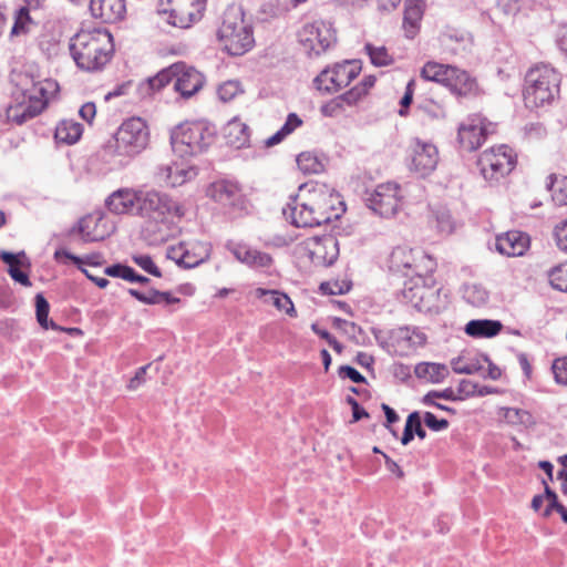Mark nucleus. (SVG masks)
I'll return each instance as SVG.
<instances>
[{"instance_id":"41","label":"nucleus","mask_w":567,"mask_h":567,"mask_svg":"<svg viewBox=\"0 0 567 567\" xmlns=\"http://www.w3.org/2000/svg\"><path fill=\"white\" fill-rule=\"evenodd\" d=\"M364 52L369 56L371 64L377 68L389 66L394 63L393 55L384 45L365 43Z\"/></svg>"},{"instance_id":"27","label":"nucleus","mask_w":567,"mask_h":567,"mask_svg":"<svg viewBox=\"0 0 567 567\" xmlns=\"http://www.w3.org/2000/svg\"><path fill=\"white\" fill-rule=\"evenodd\" d=\"M90 10L105 22H115L124 17L126 8L124 0H91Z\"/></svg>"},{"instance_id":"11","label":"nucleus","mask_w":567,"mask_h":567,"mask_svg":"<svg viewBox=\"0 0 567 567\" xmlns=\"http://www.w3.org/2000/svg\"><path fill=\"white\" fill-rule=\"evenodd\" d=\"M298 41L309 56H319L337 41L332 23L315 20L305 23L297 33Z\"/></svg>"},{"instance_id":"32","label":"nucleus","mask_w":567,"mask_h":567,"mask_svg":"<svg viewBox=\"0 0 567 567\" xmlns=\"http://www.w3.org/2000/svg\"><path fill=\"white\" fill-rule=\"evenodd\" d=\"M503 328L498 320H471L465 326V332L474 338H493L497 336Z\"/></svg>"},{"instance_id":"48","label":"nucleus","mask_w":567,"mask_h":567,"mask_svg":"<svg viewBox=\"0 0 567 567\" xmlns=\"http://www.w3.org/2000/svg\"><path fill=\"white\" fill-rule=\"evenodd\" d=\"M132 259L138 267H141L147 274L158 278L162 277L159 268L154 264L150 255H134Z\"/></svg>"},{"instance_id":"30","label":"nucleus","mask_w":567,"mask_h":567,"mask_svg":"<svg viewBox=\"0 0 567 567\" xmlns=\"http://www.w3.org/2000/svg\"><path fill=\"white\" fill-rule=\"evenodd\" d=\"M255 296L259 299L264 298L265 302L271 303L279 311H284L289 317H297V311L295 309L293 302L291 301L288 295L280 292L278 290L257 288L255 290Z\"/></svg>"},{"instance_id":"39","label":"nucleus","mask_w":567,"mask_h":567,"mask_svg":"<svg viewBox=\"0 0 567 567\" xmlns=\"http://www.w3.org/2000/svg\"><path fill=\"white\" fill-rule=\"evenodd\" d=\"M546 188L551 192V198L556 205H567V176L557 177L550 174L547 177Z\"/></svg>"},{"instance_id":"36","label":"nucleus","mask_w":567,"mask_h":567,"mask_svg":"<svg viewBox=\"0 0 567 567\" xmlns=\"http://www.w3.org/2000/svg\"><path fill=\"white\" fill-rule=\"evenodd\" d=\"M83 133V126L72 120L61 121L55 128V140L68 145L76 143Z\"/></svg>"},{"instance_id":"19","label":"nucleus","mask_w":567,"mask_h":567,"mask_svg":"<svg viewBox=\"0 0 567 567\" xmlns=\"http://www.w3.org/2000/svg\"><path fill=\"white\" fill-rule=\"evenodd\" d=\"M488 134L485 118L481 115H471L458 127V142L466 151H475L485 141Z\"/></svg>"},{"instance_id":"22","label":"nucleus","mask_w":567,"mask_h":567,"mask_svg":"<svg viewBox=\"0 0 567 567\" xmlns=\"http://www.w3.org/2000/svg\"><path fill=\"white\" fill-rule=\"evenodd\" d=\"M391 344L395 353L399 355H408L416 348L425 344L426 337L424 333L410 327H400L392 330L390 334Z\"/></svg>"},{"instance_id":"17","label":"nucleus","mask_w":567,"mask_h":567,"mask_svg":"<svg viewBox=\"0 0 567 567\" xmlns=\"http://www.w3.org/2000/svg\"><path fill=\"white\" fill-rule=\"evenodd\" d=\"M302 246L310 261L317 267L331 266L339 256V241L332 235L308 238Z\"/></svg>"},{"instance_id":"37","label":"nucleus","mask_w":567,"mask_h":567,"mask_svg":"<svg viewBox=\"0 0 567 567\" xmlns=\"http://www.w3.org/2000/svg\"><path fill=\"white\" fill-rule=\"evenodd\" d=\"M423 16V4L419 1L411 2L405 7L403 27L408 38H413Z\"/></svg>"},{"instance_id":"60","label":"nucleus","mask_w":567,"mask_h":567,"mask_svg":"<svg viewBox=\"0 0 567 567\" xmlns=\"http://www.w3.org/2000/svg\"><path fill=\"white\" fill-rule=\"evenodd\" d=\"M339 377L342 379H350L354 383H364L365 378L353 367L350 365H341L339 368Z\"/></svg>"},{"instance_id":"20","label":"nucleus","mask_w":567,"mask_h":567,"mask_svg":"<svg viewBox=\"0 0 567 567\" xmlns=\"http://www.w3.org/2000/svg\"><path fill=\"white\" fill-rule=\"evenodd\" d=\"M176 65L178 69L175 71L174 89L183 97L188 99L202 89L204 76L195 68L184 62H177Z\"/></svg>"},{"instance_id":"16","label":"nucleus","mask_w":567,"mask_h":567,"mask_svg":"<svg viewBox=\"0 0 567 567\" xmlns=\"http://www.w3.org/2000/svg\"><path fill=\"white\" fill-rule=\"evenodd\" d=\"M212 252V246L205 241H182L167 249V258L179 267L192 269L205 262Z\"/></svg>"},{"instance_id":"62","label":"nucleus","mask_w":567,"mask_h":567,"mask_svg":"<svg viewBox=\"0 0 567 567\" xmlns=\"http://www.w3.org/2000/svg\"><path fill=\"white\" fill-rule=\"evenodd\" d=\"M413 93H414V80H410L406 84L405 93L400 101L401 109L399 111V114L401 116L406 115L405 109L409 107L410 104L412 103Z\"/></svg>"},{"instance_id":"53","label":"nucleus","mask_w":567,"mask_h":567,"mask_svg":"<svg viewBox=\"0 0 567 567\" xmlns=\"http://www.w3.org/2000/svg\"><path fill=\"white\" fill-rule=\"evenodd\" d=\"M551 370L555 381L559 384L567 385V357L556 359L551 365Z\"/></svg>"},{"instance_id":"42","label":"nucleus","mask_w":567,"mask_h":567,"mask_svg":"<svg viewBox=\"0 0 567 567\" xmlns=\"http://www.w3.org/2000/svg\"><path fill=\"white\" fill-rule=\"evenodd\" d=\"M97 226V219L92 216H85L78 223L76 230L81 236L83 243H94L104 239L103 234H96L94 228Z\"/></svg>"},{"instance_id":"6","label":"nucleus","mask_w":567,"mask_h":567,"mask_svg":"<svg viewBox=\"0 0 567 567\" xmlns=\"http://www.w3.org/2000/svg\"><path fill=\"white\" fill-rule=\"evenodd\" d=\"M433 285L432 275H414L404 281L402 300L419 312L440 313L446 307V295H442L441 289L434 288Z\"/></svg>"},{"instance_id":"57","label":"nucleus","mask_w":567,"mask_h":567,"mask_svg":"<svg viewBox=\"0 0 567 567\" xmlns=\"http://www.w3.org/2000/svg\"><path fill=\"white\" fill-rule=\"evenodd\" d=\"M299 197L301 198L303 204H307V208L309 210V214H311V216L316 218V227L320 226L322 224H327L326 219L323 218L322 213L319 212L318 208H316V206L310 204L312 199H311V197H310V195L308 194L307 190L301 189L300 194H299Z\"/></svg>"},{"instance_id":"34","label":"nucleus","mask_w":567,"mask_h":567,"mask_svg":"<svg viewBox=\"0 0 567 567\" xmlns=\"http://www.w3.org/2000/svg\"><path fill=\"white\" fill-rule=\"evenodd\" d=\"M455 73V66L441 64L437 62H427L421 71L424 80L441 83L447 86L451 76Z\"/></svg>"},{"instance_id":"55","label":"nucleus","mask_w":567,"mask_h":567,"mask_svg":"<svg viewBox=\"0 0 567 567\" xmlns=\"http://www.w3.org/2000/svg\"><path fill=\"white\" fill-rule=\"evenodd\" d=\"M365 96L362 89H359L357 85L351 87L349 91L344 92L343 94L339 95V101H342L344 107L346 106H354L358 104V102Z\"/></svg>"},{"instance_id":"23","label":"nucleus","mask_w":567,"mask_h":567,"mask_svg":"<svg viewBox=\"0 0 567 567\" xmlns=\"http://www.w3.org/2000/svg\"><path fill=\"white\" fill-rule=\"evenodd\" d=\"M226 248L239 262L245 264L250 268L266 269L272 264L270 255L254 249L246 244L229 241L227 243Z\"/></svg>"},{"instance_id":"40","label":"nucleus","mask_w":567,"mask_h":567,"mask_svg":"<svg viewBox=\"0 0 567 567\" xmlns=\"http://www.w3.org/2000/svg\"><path fill=\"white\" fill-rule=\"evenodd\" d=\"M178 69V65L176 63L169 65L168 68H165L161 70L156 75L148 78L145 82V86L147 87L148 92H156L165 87L167 84H169L172 81L175 80L176 70Z\"/></svg>"},{"instance_id":"31","label":"nucleus","mask_w":567,"mask_h":567,"mask_svg":"<svg viewBox=\"0 0 567 567\" xmlns=\"http://www.w3.org/2000/svg\"><path fill=\"white\" fill-rule=\"evenodd\" d=\"M158 176L167 186L176 187L195 176L193 168H184L177 164L161 166Z\"/></svg>"},{"instance_id":"2","label":"nucleus","mask_w":567,"mask_h":567,"mask_svg":"<svg viewBox=\"0 0 567 567\" xmlns=\"http://www.w3.org/2000/svg\"><path fill=\"white\" fill-rule=\"evenodd\" d=\"M70 52L83 71L102 70L114 52L113 37L106 29H81L70 40Z\"/></svg>"},{"instance_id":"64","label":"nucleus","mask_w":567,"mask_h":567,"mask_svg":"<svg viewBox=\"0 0 567 567\" xmlns=\"http://www.w3.org/2000/svg\"><path fill=\"white\" fill-rule=\"evenodd\" d=\"M302 125V120L296 114H288L285 124L280 127L282 133L291 134L296 128Z\"/></svg>"},{"instance_id":"1","label":"nucleus","mask_w":567,"mask_h":567,"mask_svg":"<svg viewBox=\"0 0 567 567\" xmlns=\"http://www.w3.org/2000/svg\"><path fill=\"white\" fill-rule=\"evenodd\" d=\"M12 82L16 87L6 113L8 121L17 125H22L38 116L59 89L55 81L51 79L37 81L28 72L13 74Z\"/></svg>"},{"instance_id":"63","label":"nucleus","mask_w":567,"mask_h":567,"mask_svg":"<svg viewBox=\"0 0 567 567\" xmlns=\"http://www.w3.org/2000/svg\"><path fill=\"white\" fill-rule=\"evenodd\" d=\"M421 111L430 118H442L445 116L444 109L433 102L421 106Z\"/></svg>"},{"instance_id":"61","label":"nucleus","mask_w":567,"mask_h":567,"mask_svg":"<svg viewBox=\"0 0 567 567\" xmlns=\"http://www.w3.org/2000/svg\"><path fill=\"white\" fill-rule=\"evenodd\" d=\"M350 288L351 285L348 282H342V285L338 282H323L320 286L321 291L327 295H342L348 292Z\"/></svg>"},{"instance_id":"59","label":"nucleus","mask_w":567,"mask_h":567,"mask_svg":"<svg viewBox=\"0 0 567 567\" xmlns=\"http://www.w3.org/2000/svg\"><path fill=\"white\" fill-rule=\"evenodd\" d=\"M128 293L145 305H158L157 299L161 296L158 290H151L148 293H144L132 288L128 289Z\"/></svg>"},{"instance_id":"3","label":"nucleus","mask_w":567,"mask_h":567,"mask_svg":"<svg viewBox=\"0 0 567 567\" xmlns=\"http://www.w3.org/2000/svg\"><path fill=\"white\" fill-rule=\"evenodd\" d=\"M148 142L146 122L141 117H130L118 126L113 141L105 145L104 156L113 166L124 167L147 147Z\"/></svg>"},{"instance_id":"14","label":"nucleus","mask_w":567,"mask_h":567,"mask_svg":"<svg viewBox=\"0 0 567 567\" xmlns=\"http://www.w3.org/2000/svg\"><path fill=\"white\" fill-rule=\"evenodd\" d=\"M206 194L227 215L235 216L245 208L244 195L236 182L216 181L208 186Z\"/></svg>"},{"instance_id":"10","label":"nucleus","mask_w":567,"mask_h":567,"mask_svg":"<svg viewBox=\"0 0 567 567\" xmlns=\"http://www.w3.org/2000/svg\"><path fill=\"white\" fill-rule=\"evenodd\" d=\"M138 216L143 218H178L185 215L183 204L171 195L154 188L142 187Z\"/></svg>"},{"instance_id":"9","label":"nucleus","mask_w":567,"mask_h":567,"mask_svg":"<svg viewBox=\"0 0 567 567\" xmlns=\"http://www.w3.org/2000/svg\"><path fill=\"white\" fill-rule=\"evenodd\" d=\"M516 155L507 145H497L482 152L477 167L482 177L491 185L499 183L516 166Z\"/></svg>"},{"instance_id":"12","label":"nucleus","mask_w":567,"mask_h":567,"mask_svg":"<svg viewBox=\"0 0 567 567\" xmlns=\"http://www.w3.org/2000/svg\"><path fill=\"white\" fill-rule=\"evenodd\" d=\"M206 0H159L158 14L171 25L186 29L202 18Z\"/></svg>"},{"instance_id":"35","label":"nucleus","mask_w":567,"mask_h":567,"mask_svg":"<svg viewBox=\"0 0 567 567\" xmlns=\"http://www.w3.org/2000/svg\"><path fill=\"white\" fill-rule=\"evenodd\" d=\"M415 375L431 383H440L449 375L445 364L433 362H421L415 365Z\"/></svg>"},{"instance_id":"56","label":"nucleus","mask_w":567,"mask_h":567,"mask_svg":"<svg viewBox=\"0 0 567 567\" xmlns=\"http://www.w3.org/2000/svg\"><path fill=\"white\" fill-rule=\"evenodd\" d=\"M423 421L425 425L434 431L441 432L449 427V421L445 419H437L432 412H425L423 415Z\"/></svg>"},{"instance_id":"21","label":"nucleus","mask_w":567,"mask_h":567,"mask_svg":"<svg viewBox=\"0 0 567 567\" xmlns=\"http://www.w3.org/2000/svg\"><path fill=\"white\" fill-rule=\"evenodd\" d=\"M140 192H142V187L138 188H120L113 192L105 204L110 212L122 215L135 213L138 215V205H140Z\"/></svg>"},{"instance_id":"24","label":"nucleus","mask_w":567,"mask_h":567,"mask_svg":"<svg viewBox=\"0 0 567 567\" xmlns=\"http://www.w3.org/2000/svg\"><path fill=\"white\" fill-rule=\"evenodd\" d=\"M437 162L439 153L433 144L420 141L415 143L411 164L414 172L421 176H426L435 169Z\"/></svg>"},{"instance_id":"47","label":"nucleus","mask_w":567,"mask_h":567,"mask_svg":"<svg viewBox=\"0 0 567 567\" xmlns=\"http://www.w3.org/2000/svg\"><path fill=\"white\" fill-rule=\"evenodd\" d=\"M297 165L303 173L316 174L322 168V165L318 159L310 153H301L297 157Z\"/></svg>"},{"instance_id":"49","label":"nucleus","mask_w":567,"mask_h":567,"mask_svg":"<svg viewBox=\"0 0 567 567\" xmlns=\"http://www.w3.org/2000/svg\"><path fill=\"white\" fill-rule=\"evenodd\" d=\"M503 416L508 423L512 424L526 423L530 417L527 411L517 408H505Z\"/></svg>"},{"instance_id":"8","label":"nucleus","mask_w":567,"mask_h":567,"mask_svg":"<svg viewBox=\"0 0 567 567\" xmlns=\"http://www.w3.org/2000/svg\"><path fill=\"white\" fill-rule=\"evenodd\" d=\"M389 268L404 277L433 275L436 261L420 248L395 247L389 258Z\"/></svg>"},{"instance_id":"44","label":"nucleus","mask_w":567,"mask_h":567,"mask_svg":"<svg viewBox=\"0 0 567 567\" xmlns=\"http://www.w3.org/2000/svg\"><path fill=\"white\" fill-rule=\"evenodd\" d=\"M548 279L554 289L567 292V261L553 267Z\"/></svg>"},{"instance_id":"26","label":"nucleus","mask_w":567,"mask_h":567,"mask_svg":"<svg viewBox=\"0 0 567 567\" xmlns=\"http://www.w3.org/2000/svg\"><path fill=\"white\" fill-rule=\"evenodd\" d=\"M174 218H145L141 234L143 239L151 246H158L166 243L171 236L169 225Z\"/></svg>"},{"instance_id":"4","label":"nucleus","mask_w":567,"mask_h":567,"mask_svg":"<svg viewBox=\"0 0 567 567\" xmlns=\"http://www.w3.org/2000/svg\"><path fill=\"white\" fill-rule=\"evenodd\" d=\"M218 40L230 55H243L255 44L252 25L239 6H229L217 31Z\"/></svg>"},{"instance_id":"29","label":"nucleus","mask_w":567,"mask_h":567,"mask_svg":"<svg viewBox=\"0 0 567 567\" xmlns=\"http://www.w3.org/2000/svg\"><path fill=\"white\" fill-rule=\"evenodd\" d=\"M451 92L462 96H475L480 93V86L476 79L464 70L455 68V73L451 76L447 86Z\"/></svg>"},{"instance_id":"33","label":"nucleus","mask_w":567,"mask_h":567,"mask_svg":"<svg viewBox=\"0 0 567 567\" xmlns=\"http://www.w3.org/2000/svg\"><path fill=\"white\" fill-rule=\"evenodd\" d=\"M225 138L227 144L234 148L246 147L250 138L249 127L239 121L229 122L225 128Z\"/></svg>"},{"instance_id":"38","label":"nucleus","mask_w":567,"mask_h":567,"mask_svg":"<svg viewBox=\"0 0 567 567\" xmlns=\"http://www.w3.org/2000/svg\"><path fill=\"white\" fill-rule=\"evenodd\" d=\"M464 300L475 307L484 306L489 299L488 290L481 284L470 282L462 287Z\"/></svg>"},{"instance_id":"54","label":"nucleus","mask_w":567,"mask_h":567,"mask_svg":"<svg viewBox=\"0 0 567 567\" xmlns=\"http://www.w3.org/2000/svg\"><path fill=\"white\" fill-rule=\"evenodd\" d=\"M344 110H346V107H344L342 101H339V95H338L337 97L332 99L328 103L323 104L321 106L320 111H321L322 115H324V116L336 117V116L341 115L344 112Z\"/></svg>"},{"instance_id":"5","label":"nucleus","mask_w":567,"mask_h":567,"mask_svg":"<svg viewBox=\"0 0 567 567\" xmlns=\"http://www.w3.org/2000/svg\"><path fill=\"white\" fill-rule=\"evenodd\" d=\"M561 75L548 64H537L525 76L524 102L528 109L550 105L558 96Z\"/></svg>"},{"instance_id":"52","label":"nucleus","mask_w":567,"mask_h":567,"mask_svg":"<svg viewBox=\"0 0 567 567\" xmlns=\"http://www.w3.org/2000/svg\"><path fill=\"white\" fill-rule=\"evenodd\" d=\"M554 238L557 247L561 251L567 252V217L556 224L554 228Z\"/></svg>"},{"instance_id":"28","label":"nucleus","mask_w":567,"mask_h":567,"mask_svg":"<svg viewBox=\"0 0 567 567\" xmlns=\"http://www.w3.org/2000/svg\"><path fill=\"white\" fill-rule=\"evenodd\" d=\"M282 213L296 227H316V218L309 214L307 204H303L299 195L290 198Z\"/></svg>"},{"instance_id":"51","label":"nucleus","mask_w":567,"mask_h":567,"mask_svg":"<svg viewBox=\"0 0 567 567\" xmlns=\"http://www.w3.org/2000/svg\"><path fill=\"white\" fill-rule=\"evenodd\" d=\"M433 399H444L449 401H456L460 398L456 395L455 391L452 388H446L442 391H430L426 393L423 399V404H433Z\"/></svg>"},{"instance_id":"25","label":"nucleus","mask_w":567,"mask_h":567,"mask_svg":"<svg viewBox=\"0 0 567 567\" xmlns=\"http://www.w3.org/2000/svg\"><path fill=\"white\" fill-rule=\"evenodd\" d=\"M529 246V237L518 230L507 231L498 235L495 241L496 250L507 257L524 255Z\"/></svg>"},{"instance_id":"45","label":"nucleus","mask_w":567,"mask_h":567,"mask_svg":"<svg viewBox=\"0 0 567 567\" xmlns=\"http://www.w3.org/2000/svg\"><path fill=\"white\" fill-rule=\"evenodd\" d=\"M31 18L29 8L22 7L17 11L16 20L11 29V35L27 34L30 30Z\"/></svg>"},{"instance_id":"46","label":"nucleus","mask_w":567,"mask_h":567,"mask_svg":"<svg viewBox=\"0 0 567 567\" xmlns=\"http://www.w3.org/2000/svg\"><path fill=\"white\" fill-rule=\"evenodd\" d=\"M243 92L241 84L237 80L226 81L217 89V95L223 102H229Z\"/></svg>"},{"instance_id":"7","label":"nucleus","mask_w":567,"mask_h":567,"mask_svg":"<svg viewBox=\"0 0 567 567\" xmlns=\"http://www.w3.org/2000/svg\"><path fill=\"white\" fill-rule=\"evenodd\" d=\"M216 130L204 121L185 122L172 133V147L182 157L205 152L215 141Z\"/></svg>"},{"instance_id":"13","label":"nucleus","mask_w":567,"mask_h":567,"mask_svg":"<svg viewBox=\"0 0 567 567\" xmlns=\"http://www.w3.org/2000/svg\"><path fill=\"white\" fill-rule=\"evenodd\" d=\"M361 72L359 61H343L328 66L316 76L313 83L316 87L324 93H334L342 87L348 86Z\"/></svg>"},{"instance_id":"58","label":"nucleus","mask_w":567,"mask_h":567,"mask_svg":"<svg viewBox=\"0 0 567 567\" xmlns=\"http://www.w3.org/2000/svg\"><path fill=\"white\" fill-rule=\"evenodd\" d=\"M437 228L441 233L450 234L454 229L450 212L443 209L436 213Z\"/></svg>"},{"instance_id":"15","label":"nucleus","mask_w":567,"mask_h":567,"mask_svg":"<svg viewBox=\"0 0 567 567\" xmlns=\"http://www.w3.org/2000/svg\"><path fill=\"white\" fill-rule=\"evenodd\" d=\"M400 186L395 183H383L367 194V206L381 217L394 216L401 205Z\"/></svg>"},{"instance_id":"43","label":"nucleus","mask_w":567,"mask_h":567,"mask_svg":"<svg viewBox=\"0 0 567 567\" xmlns=\"http://www.w3.org/2000/svg\"><path fill=\"white\" fill-rule=\"evenodd\" d=\"M49 311H50L49 302L41 293H38L35 296V315H37V320H38L39 324L45 330H48V329H52L55 331L62 330V328H60L54 321L49 320Z\"/></svg>"},{"instance_id":"18","label":"nucleus","mask_w":567,"mask_h":567,"mask_svg":"<svg viewBox=\"0 0 567 567\" xmlns=\"http://www.w3.org/2000/svg\"><path fill=\"white\" fill-rule=\"evenodd\" d=\"M311 197V203L322 213L327 224L339 219L346 212L344 204L339 194L334 193L323 184H318L307 190Z\"/></svg>"},{"instance_id":"50","label":"nucleus","mask_w":567,"mask_h":567,"mask_svg":"<svg viewBox=\"0 0 567 567\" xmlns=\"http://www.w3.org/2000/svg\"><path fill=\"white\" fill-rule=\"evenodd\" d=\"M104 272L107 276H111L114 278H122L124 280L131 281L134 269L126 265L115 264V265L106 267Z\"/></svg>"}]
</instances>
